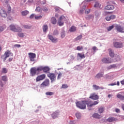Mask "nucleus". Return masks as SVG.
Here are the masks:
<instances>
[{
	"label": "nucleus",
	"mask_w": 124,
	"mask_h": 124,
	"mask_svg": "<svg viewBox=\"0 0 124 124\" xmlns=\"http://www.w3.org/2000/svg\"><path fill=\"white\" fill-rule=\"evenodd\" d=\"M89 101H80L77 102L76 103V105L77 107L79 108V109H86V105H87L88 107H89Z\"/></svg>",
	"instance_id": "obj_1"
},
{
	"label": "nucleus",
	"mask_w": 124,
	"mask_h": 124,
	"mask_svg": "<svg viewBox=\"0 0 124 124\" xmlns=\"http://www.w3.org/2000/svg\"><path fill=\"white\" fill-rule=\"evenodd\" d=\"M9 28L10 31H15L16 32H21L23 31V29H22V28L19 27H16V26L13 24L10 25Z\"/></svg>",
	"instance_id": "obj_2"
},
{
	"label": "nucleus",
	"mask_w": 124,
	"mask_h": 124,
	"mask_svg": "<svg viewBox=\"0 0 124 124\" xmlns=\"http://www.w3.org/2000/svg\"><path fill=\"white\" fill-rule=\"evenodd\" d=\"M66 18L65 16H62L58 19V24L60 27H62V26H63V24H64V21H66Z\"/></svg>",
	"instance_id": "obj_3"
},
{
	"label": "nucleus",
	"mask_w": 124,
	"mask_h": 124,
	"mask_svg": "<svg viewBox=\"0 0 124 124\" xmlns=\"http://www.w3.org/2000/svg\"><path fill=\"white\" fill-rule=\"evenodd\" d=\"M36 73H37V71L36 70V67H32L30 69V74L31 76L32 77L33 76H35L36 75Z\"/></svg>",
	"instance_id": "obj_4"
},
{
	"label": "nucleus",
	"mask_w": 124,
	"mask_h": 124,
	"mask_svg": "<svg viewBox=\"0 0 124 124\" xmlns=\"http://www.w3.org/2000/svg\"><path fill=\"white\" fill-rule=\"evenodd\" d=\"M47 77L50 79L51 82H54L56 80V75L54 73H49L47 75Z\"/></svg>",
	"instance_id": "obj_5"
},
{
	"label": "nucleus",
	"mask_w": 124,
	"mask_h": 124,
	"mask_svg": "<svg viewBox=\"0 0 124 124\" xmlns=\"http://www.w3.org/2000/svg\"><path fill=\"white\" fill-rule=\"evenodd\" d=\"M31 62H34V58H36L35 53L30 52L28 53Z\"/></svg>",
	"instance_id": "obj_6"
},
{
	"label": "nucleus",
	"mask_w": 124,
	"mask_h": 124,
	"mask_svg": "<svg viewBox=\"0 0 124 124\" xmlns=\"http://www.w3.org/2000/svg\"><path fill=\"white\" fill-rule=\"evenodd\" d=\"M113 46L115 48H123V43L118 42H115L113 43Z\"/></svg>",
	"instance_id": "obj_7"
},
{
	"label": "nucleus",
	"mask_w": 124,
	"mask_h": 124,
	"mask_svg": "<svg viewBox=\"0 0 124 124\" xmlns=\"http://www.w3.org/2000/svg\"><path fill=\"white\" fill-rule=\"evenodd\" d=\"M89 98L93 99V100H97V99L99 98V97L98 96V95L96 94L95 93H93L91 94Z\"/></svg>",
	"instance_id": "obj_8"
},
{
	"label": "nucleus",
	"mask_w": 124,
	"mask_h": 124,
	"mask_svg": "<svg viewBox=\"0 0 124 124\" xmlns=\"http://www.w3.org/2000/svg\"><path fill=\"white\" fill-rule=\"evenodd\" d=\"M49 84H50V81L48 79H46L41 84V86L43 88H44L45 87L49 86Z\"/></svg>",
	"instance_id": "obj_9"
},
{
	"label": "nucleus",
	"mask_w": 124,
	"mask_h": 124,
	"mask_svg": "<svg viewBox=\"0 0 124 124\" xmlns=\"http://www.w3.org/2000/svg\"><path fill=\"white\" fill-rule=\"evenodd\" d=\"M45 77H46V75H45V74L38 76L36 79V82H38L39 81H41L42 80L45 79Z\"/></svg>",
	"instance_id": "obj_10"
},
{
	"label": "nucleus",
	"mask_w": 124,
	"mask_h": 124,
	"mask_svg": "<svg viewBox=\"0 0 124 124\" xmlns=\"http://www.w3.org/2000/svg\"><path fill=\"white\" fill-rule=\"evenodd\" d=\"M101 61L103 63H112V61L109 58H104Z\"/></svg>",
	"instance_id": "obj_11"
},
{
	"label": "nucleus",
	"mask_w": 124,
	"mask_h": 124,
	"mask_svg": "<svg viewBox=\"0 0 124 124\" xmlns=\"http://www.w3.org/2000/svg\"><path fill=\"white\" fill-rule=\"evenodd\" d=\"M117 97L120 100H124V92H121L117 94Z\"/></svg>",
	"instance_id": "obj_12"
},
{
	"label": "nucleus",
	"mask_w": 124,
	"mask_h": 124,
	"mask_svg": "<svg viewBox=\"0 0 124 124\" xmlns=\"http://www.w3.org/2000/svg\"><path fill=\"white\" fill-rule=\"evenodd\" d=\"M48 36L49 39H50V40H51V41L53 43H56V42H58V38H54V37L51 35H48Z\"/></svg>",
	"instance_id": "obj_13"
},
{
	"label": "nucleus",
	"mask_w": 124,
	"mask_h": 124,
	"mask_svg": "<svg viewBox=\"0 0 124 124\" xmlns=\"http://www.w3.org/2000/svg\"><path fill=\"white\" fill-rule=\"evenodd\" d=\"M11 52H10V51L9 50H7V51H6L4 54V56H5V57L3 59V61L4 62H5V61H6V59H7V58H9V56L11 55Z\"/></svg>",
	"instance_id": "obj_14"
},
{
	"label": "nucleus",
	"mask_w": 124,
	"mask_h": 124,
	"mask_svg": "<svg viewBox=\"0 0 124 124\" xmlns=\"http://www.w3.org/2000/svg\"><path fill=\"white\" fill-rule=\"evenodd\" d=\"M0 15L1 17L5 18L7 16V14H6V12L3 9H1L0 10Z\"/></svg>",
	"instance_id": "obj_15"
},
{
	"label": "nucleus",
	"mask_w": 124,
	"mask_h": 124,
	"mask_svg": "<svg viewBox=\"0 0 124 124\" xmlns=\"http://www.w3.org/2000/svg\"><path fill=\"white\" fill-rule=\"evenodd\" d=\"M115 29L119 32H123V31H124V28L119 25L115 26Z\"/></svg>",
	"instance_id": "obj_16"
},
{
	"label": "nucleus",
	"mask_w": 124,
	"mask_h": 124,
	"mask_svg": "<svg viewBox=\"0 0 124 124\" xmlns=\"http://www.w3.org/2000/svg\"><path fill=\"white\" fill-rule=\"evenodd\" d=\"M117 119L115 117H110L108 119H107V122L108 123H112V122H116Z\"/></svg>",
	"instance_id": "obj_17"
},
{
	"label": "nucleus",
	"mask_w": 124,
	"mask_h": 124,
	"mask_svg": "<svg viewBox=\"0 0 124 124\" xmlns=\"http://www.w3.org/2000/svg\"><path fill=\"white\" fill-rule=\"evenodd\" d=\"M88 106H89V107H92V106H93L94 105H96L97 104H98V102L97 101H94L93 103H92L91 101H88Z\"/></svg>",
	"instance_id": "obj_18"
},
{
	"label": "nucleus",
	"mask_w": 124,
	"mask_h": 124,
	"mask_svg": "<svg viewBox=\"0 0 124 124\" xmlns=\"http://www.w3.org/2000/svg\"><path fill=\"white\" fill-rule=\"evenodd\" d=\"M114 8V7L113 5H108L105 7V9L107 10H112Z\"/></svg>",
	"instance_id": "obj_19"
},
{
	"label": "nucleus",
	"mask_w": 124,
	"mask_h": 124,
	"mask_svg": "<svg viewBox=\"0 0 124 124\" xmlns=\"http://www.w3.org/2000/svg\"><path fill=\"white\" fill-rule=\"evenodd\" d=\"M93 88L94 90H95L96 91H97V90H99L101 89V90H104V88L103 87H100L99 86H97L96 85L94 84L93 85Z\"/></svg>",
	"instance_id": "obj_20"
},
{
	"label": "nucleus",
	"mask_w": 124,
	"mask_h": 124,
	"mask_svg": "<svg viewBox=\"0 0 124 124\" xmlns=\"http://www.w3.org/2000/svg\"><path fill=\"white\" fill-rule=\"evenodd\" d=\"M109 55L111 58H114V56H115V54L114 53V51H112L111 48H109L108 50Z\"/></svg>",
	"instance_id": "obj_21"
},
{
	"label": "nucleus",
	"mask_w": 124,
	"mask_h": 124,
	"mask_svg": "<svg viewBox=\"0 0 124 124\" xmlns=\"http://www.w3.org/2000/svg\"><path fill=\"white\" fill-rule=\"evenodd\" d=\"M58 116H59V112L55 111V112H53L51 114V116L53 118V119H56L58 118Z\"/></svg>",
	"instance_id": "obj_22"
},
{
	"label": "nucleus",
	"mask_w": 124,
	"mask_h": 124,
	"mask_svg": "<svg viewBox=\"0 0 124 124\" xmlns=\"http://www.w3.org/2000/svg\"><path fill=\"white\" fill-rule=\"evenodd\" d=\"M50 71V68L48 67H43V71L45 72V73H47L48 71Z\"/></svg>",
	"instance_id": "obj_23"
},
{
	"label": "nucleus",
	"mask_w": 124,
	"mask_h": 124,
	"mask_svg": "<svg viewBox=\"0 0 124 124\" xmlns=\"http://www.w3.org/2000/svg\"><path fill=\"white\" fill-rule=\"evenodd\" d=\"M103 77V74L98 73L94 77L95 79H99V78H102Z\"/></svg>",
	"instance_id": "obj_24"
},
{
	"label": "nucleus",
	"mask_w": 124,
	"mask_h": 124,
	"mask_svg": "<svg viewBox=\"0 0 124 124\" xmlns=\"http://www.w3.org/2000/svg\"><path fill=\"white\" fill-rule=\"evenodd\" d=\"M36 70H37V73L40 72V71H42V70H43V66H41L38 67L37 68H36Z\"/></svg>",
	"instance_id": "obj_25"
},
{
	"label": "nucleus",
	"mask_w": 124,
	"mask_h": 124,
	"mask_svg": "<svg viewBox=\"0 0 124 124\" xmlns=\"http://www.w3.org/2000/svg\"><path fill=\"white\" fill-rule=\"evenodd\" d=\"M51 22L53 25H56V23H57V19L54 17H52L51 19Z\"/></svg>",
	"instance_id": "obj_26"
},
{
	"label": "nucleus",
	"mask_w": 124,
	"mask_h": 124,
	"mask_svg": "<svg viewBox=\"0 0 124 124\" xmlns=\"http://www.w3.org/2000/svg\"><path fill=\"white\" fill-rule=\"evenodd\" d=\"M93 117L95 118V119H100V118H101V116H100V115L98 114V113H94Z\"/></svg>",
	"instance_id": "obj_27"
},
{
	"label": "nucleus",
	"mask_w": 124,
	"mask_h": 124,
	"mask_svg": "<svg viewBox=\"0 0 124 124\" xmlns=\"http://www.w3.org/2000/svg\"><path fill=\"white\" fill-rule=\"evenodd\" d=\"M25 34H26L25 33H23V32H18L17 33L18 36H19V37H21V38L24 37Z\"/></svg>",
	"instance_id": "obj_28"
},
{
	"label": "nucleus",
	"mask_w": 124,
	"mask_h": 124,
	"mask_svg": "<svg viewBox=\"0 0 124 124\" xmlns=\"http://www.w3.org/2000/svg\"><path fill=\"white\" fill-rule=\"evenodd\" d=\"M76 31V27L72 26L71 28L69 30V31L71 32H73L74 31Z\"/></svg>",
	"instance_id": "obj_29"
},
{
	"label": "nucleus",
	"mask_w": 124,
	"mask_h": 124,
	"mask_svg": "<svg viewBox=\"0 0 124 124\" xmlns=\"http://www.w3.org/2000/svg\"><path fill=\"white\" fill-rule=\"evenodd\" d=\"M78 57H79L80 59H85V54L84 53H78Z\"/></svg>",
	"instance_id": "obj_30"
},
{
	"label": "nucleus",
	"mask_w": 124,
	"mask_h": 124,
	"mask_svg": "<svg viewBox=\"0 0 124 124\" xmlns=\"http://www.w3.org/2000/svg\"><path fill=\"white\" fill-rule=\"evenodd\" d=\"M30 12L27 10L26 11H23L21 12V14L22 16H26V15H28Z\"/></svg>",
	"instance_id": "obj_31"
},
{
	"label": "nucleus",
	"mask_w": 124,
	"mask_h": 124,
	"mask_svg": "<svg viewBox=\"0 0 124 124\" xmlns=\"http://www.w3.org/2000/svg\"><path fill=\"white\" fill-rule=\"evenodd\" d=\"M117 85V86H120V82L117 81V83L116 82L112 83L109 84H108V86H116Z\"/></svg>",
	"instance_id": "obj_32"
},
{
	"label": "nucleus",
	"mask_w": 124,
	"mask_h": 124,
	"mask_svg": "<svg viewBox=\"0 0 124 124\" xmlns=\"http://www.w3.org/2000/svg\"><path fill=\"white\" fill-rule=\"evenodd\" d=\"M43 30L44 32L47 31V30H48V26H47V25H44L43 27Z\"/></svg>",
	"instance_id": "obj_33"
},
{
	"label": "nucleus",
	"mask_w": 124,
	"mask_h": 124,
	"mask_svg": "<svg viewBox=\"0 0 124 124\" xmlns=\"http://www.w3.org/2000/svg\"><path fill=\"white\" fill-rule=\"evenodd\" d=\"M116 67H117V65L114 64H112V65H109L108 67V69H111V68H115Z\"/></svg>",
	"instance_id": "obj_34"
},
{
	"label": "nucleus",
	"mask_w": 124,
	"mask_h": 124,
	"mask_svg": "<svg viewBox=\"0 0 124 124\" xmlns=\"http://www.w3.org/2000/svg\"><path fill=\"white\" fill-rule=\"evenodd\" d=\"M113 28H115V26L114 25H111L108 27L107 28V31H111L112 30H113Z\"/></svg>",
	"instance_id": "obj_35"
},
{
	"label": "nucleus",
	"mask_w": 124,
	"mask_h": 124,
	"mask_svg": "<svg viewBox=\"0 0 124 124\" xmlns=\"http://www.w3.org/2000/svg\"><path fill=\"white\" fill-rule=\"evenodd\" d=\"M23 27L24 29H26L27 30H30V29H31V26L28 25H23Z\"/></svg>",
	"instance_id": "obj_36"
},
{
	"label": "nucleus",
	"mask_w": 124,
	"mask_h": 124,
	"mask_svg": "<svg viewBox=\"0 0 124 124\" xmlns=\"http://www.w3.org/2000/svg\"><path fill=\"white\" fill-rule=\"evenodd\" d=\"M85 9H86V5L83 6L82 9L80 10L79 11V13L80 14H82L83 13V12H84V11H85Z\"/></svg>",
	"instance_id": "obj_37"
},
{
	"label": "nucleus",
	"mask_w": 124,
	"mask_h": 124,
	"mask_svg": "<svg viewBox=\"0 0 124 124\" xmlns=\"http://www.w3.org/2000/svg\"><path fill=\"white\" fill-rule=\"evenodd\" d=\"M5 29H6L5 26H0V32L3 31Z\"/></svg>",
	"instance_id": "obj_38"
},
{
	"label": "nucleus",
	"mask_w": 124,
	"mask_h": 124,
	"mask_svg": "<svg viewBox=\"0 0 124 124\" xmlns=\"http://www.w3.org/2000/svg\"><path fill=\"white\" fill-rule=\"evenodd\" d=\"M82 35H80L78 36L77 38H76L75 39V40L76 41H78V40H80L82 39Z\"/></svg>",
	"instance_id": "obj_39"
},
{
	"label": "nucleus",
	"mask_w": 124,
	"mask_h": 124,
	"mask_svg": "<svg viewBox=\"0 0 124 124\" xmlns=\"http://www.w3.org/2000/svg\"><path fill=\"white\" fill-rule=\"evenodd\" d=\"M100 6H101V5H100L99 3L97 2H96L94 5V7H95V8L100 7Z\"/></svg>",
	"instance_id": "obj_40"
},
{
	"label": "nucleus",
	"mask_w": 124,
	"mask_h": 124,
	"mask_svg": "<svg viewBox=\"0 0 124 124\" xmlns=\"http://www.w3.org/2000/svg\"><path fill=\"white\" fill-rule=\"evenodd\" d=\"M2 81H4V82H6L8 80L7 77L4 76L2 77Z\"/></svg>",
	"instance_id": "obj_41"
},
{
	"label": "nucleus",
	"mask_w": 124,
	"mask_h": 124,
	"mask_svg": "<svg viewBox=\"0 0 124 124\" xmlns=\"http://www.w3.org/2000/svg\"><path fill=\"white\" fill-rule=\"evenodd\" d=\"M46 95H53L54 94L53 92H47L46 93Z\"/></svg>",
	"instance_id": "obj_42"
},
{
	"label": "nucleus",
	"mask_w": 124,
	"mask_h": 124,
	"mask_svg": "<svg viewBox=\"0 0 124 124\" xmlns=\"http://www.w3.org/2000/svg\"><path fill=\"white\" fill-rule=\"evenodd\" d=\"M84 49V47L82 46H78L77 47V50L78 51H81V50H83Z\"/></svg>",
	"instance_id": "obj_43"
},
{
	"label": "nucleus",
	"mask_w": 124,
	"mask_h": 124,
	"mask_svg": "<svg viewBox=\"0 0 124 124\" xmlns=\"http://www.w3.org/2000/svg\"><path fill=\"white\" fill-rule=\"evenodd\" d=\"M99 112L102 113L103 112H104V108H100L98 109Z\"/></svg>",
	"instance_id": "obj_44"
},
{
	"label": "nucleus",
	"mask_w": 124,
	"mask_h": 124,
	"mask_svg": "<svg viewBox=\"0 0 124 124\" xmlns=\"http://www.w3.org/2000/svg\"><path fill=\"white\" fill-rule=\"evenodd\" d=\"M65 36V31H63L61 32V37L62 38H64Z\"/></svg>",
	"instance_id": "obj_45"
},
{
	"label": "nucleus",
	"mask_w": 124,
	"mask_h": 124,
	"mask_svg": "<svg viewBox=\"0 0 124 124\" xmlns=\"http://www.w3.org/2000/svg\"><path fill=\"white\" fill-rule=\"evenodd\" d=\"M68 88V85L67 84H63L62 86V89H67Z\"/></svg>",
	"instance_id": "obj_46"
},
{
	"label": "nucleus",
	"mask_w": 124,
	"mask_h": 124,
	"mask_svg": "<svg viewBox=\"0 0 124 124\" xmlns=\"http://www.w3.org/2000/svg\"><path fill=\"white\" fill-rule=\"evenodd\" d=\"M110 20H114V19H116V16L114 15H111L110 16Z\"/></svg>",
	"instance_id": "obj_47"
},
{
	"label": "nucleus",
	"mask_w": 124,
	"mask_h": 124,
	"mask_svg": "<svg viewBox=\"0 0 124 124\" xmlns=\"http://www.w3.org/2000/svg\"><path fill=\"white\" fill-rule=\"evenodd\" d=\"M76 117L77 118V119H80V118L81 117V114H80L79 113H77L76 114Z\"/></svg>",
	"instance_id": "obj_48"
},
{
	"label": "nucleus",
	"mask_w": 124,
	"mask_h": 124,
	"mask_svg": "<svg viewBox=\"0 0 124 124\" xmlns=\"http://www.w3.org/2000/svg\"><path fill=\"white\" fill-rule=\"evenodd\" d=\"M41 18H42V16H35V19H36V20H39V19H41Z\"/></svg>",
	"instance_id": "obj_49"
},
{
	"label": "nucleus",
	"mask_w": 124,
	"mask_h": 124,
	"mask_svg": "<svg viewBox=\"0 0 124 124\" xmlns=\"http://www.w3.org/2000/svg\"><path fill=\"white\" fill-rule=\"evenodd\" d=\"M42 10L43 11H44V12H47V11H48V8H47V7H44L42 8Z\"/></svg>",
	"instance_id": "obj_50"
},
{
	"label": "nucleus",
	"mask_w": 124,
	"mask_h": 124,
	"mask_svg": "<svg viewBox=\"0 0 124 124\" xmlns=\"http://www.w3.org/2000/svg\"><path fill=\"white\" fill-rule=\"evenodd\" d=\"M53 34V35H58V34H59V31H58V30H55Z\"/></svg>",
	"instance_id": "obj_51"
},
{
	"label": "nucleus",
	"mask_w": 124,
	"mask_h": 124,
	"mask_svg": "<svg viewBox=\"0 0 124 124\" xmlns=\"http://www.w3.org/2000/svg\"><path fill=\"white\" fill-rule=\"evenodd\" d=\"M11 12V7L8 6L7 8V13H10Z\"/></svg>",
	"instance_id": "obj_52"
},
{
	"label": "nucleus",
	"mask_w": 124,
	"mask_h": 124,
	"mask_svg": "<svg viewBox=\"0 0 124 124\" xmlns=\"http://www.w3.org/2000/svg\"><path fill=\"white\" fill-rule=\"evenodd\" d=\"M2 73H7V70H6V68H2Z\"/></svg>",
	"instance_id": "obj_53"
},
{
	"label": "nucleus",
	"mask_w": 124,
	"mask_h": 124,
	"mask_svg": "<svg viewBox=\"0 0 124 124\" xmlns=\"http://www.w3.org/2000/svg\"><path fill=\"white\" fill-rule=\"evenodd\" d=\"M106 21H111V18H110V16H107L106 17Z\"/></svg>",
	"instance_id": "obj_54"
},
{
	"label": "nucleus",
	"mask_w": 124,
	"mask_h": 124,
	"mask_svg": "<svg viewBox=\"0 0 124 124\" xmlns=\"http://www.w3.org/2000/svg\"><path fill=\"white\" fill-rule=\"evenodd\" d=\"M62 73H60L58 74V77H57V79L58 80L61 79V77H62Z\"/></svg>",
	"instance_id": "obj_55"
},
{
	"label": "nucleus",
	"mask_w": 124,
	"mask_h": 124,
	"mask_svg": "<svg viewBox=\"0 0 124 124\" xmlns=\"http://www.w3.org/2000/svg\"><path fill=\"white\" fill-rule=\"evenodd\" d=\"M35 10H36V11L40 12V11H41V8H40V7H37L36 8Z\"/></svg>",
	"instance_id": "obj_56"
},
{
	"label": "nucleus",
	"mask_w": 124,
	"mask_h": 124,
	"mask_svg": "<svg viewBox=\"0 0 124 124\" xmlns=\"http://www.w3.org/2000/svg\"><path fill=\"white\" fill-rule=\"evenodd\" d=\"M92 49L93 50H94V51H97V50H98V49L97 48V47H96V46H93L92 47Z\"/></svg>",
	"instance_id": "obj_57"
},
{
	"label": "nucleus",
	"mask_w": 124,
	"mask_h": 124,
	"mask_svg": "<svg viewBox=\"0 0 124 124\" xmlns=\"http://www.w3.org/2000/svg\"><path fill=\"white\" fill-rule=\"evenodd\" d=\"M106 79H111V78H112V77H111L109 75H106Z\"/></svg>",
	"instance_id": "obj_58"
},
{
	"label": "nucleus",
	"mask_w": 124,
	"mask_h": 124,
	"mask_svg": "<svg viewBox=\"0 0 124 124\" xmlns=\"http://www.w3.org/2000/svg\"><path fill=\"white\" fill-rule=\"evenodd\" d=\"M34 14H32V15H31L30 16V19H33V18H34Z\"/></svg>",
	"instance_id": "obj_59"
},
{
	"label": "nucleus",
	"mask_w": 124,
	"mask_h": 124,
	"mask_svg": "<svg viewBox=\"0 0 124 124\" xmlns=\"http://www.w3.org/2000/svg\"><path fill=\"white\" fill-rule=\"evenodd\" d=\"M121 85H124V79L120 81Z\"/></svg>",
	"instance_id": "obj_60"
},
{
	"label": "nucleus",
	"mask_w": 124,
	"mask_h": 124,
	"mask_svg": "<svg viewBox=\"0 0 124 124\" xmlns=\"http://www.w3.org/2000/svg\"><path fill=\"white\" fill-rule=\"evenodd\" d=\"M115 112H116V113H120V109L116 108Z\"/></svg>",
	"instance_id": "obj_61"
},
{
	"label": "nucleus",
	"mask_w": 124,
	"mask_h": 124,
	"mask_svg": "<svg viewBox=\"0 0 124 124\" xmlns=\"http://www.w3.org/2000/svg\"><path fill=\"white\" fill-rule=\"evenodd\" d=\"M15 47H17V48H20V47H21V45H15Z\"/></svg>",
	"instance_id": "obj_62"
},
{
	"label": "nucleus",
	"mask_w": 124,
	"mask_h": 124,
	"mask_svg": "<svg viewBox=\"0 0 124 124\" xmlns=\"http://www.w3.org/2000/svg\"><path fill=\"white\" fill-rule=\"evenodd\" d=\"M70 58L72 60H74L75 59L74 55H71Z\"/></svg>",
	"instance_id": "obj_63"
},
{
	"label": "nucleus",
	"mask_w": 124,
	"mask_h": 124,
	"mask_svg": "<svg viewBox=\"0 0 124 124\" xmlns=\"http://www.w3.org/2000/svg\"><path fill=\"white\" fill-rule=\"evenodd\" d=\"M85 14H89V13H90V10L85 11Z\"/></svg>",
	"instance_id": "obj_64"
}]
</instances>
